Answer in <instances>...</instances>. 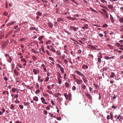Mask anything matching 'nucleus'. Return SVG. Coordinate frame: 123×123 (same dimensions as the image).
Segmentation results:
<instances>
[{"instance_id":"obj_1","label":"nucleus","mask_w":123,"mask_h":123,"mask_svg":"<svg viewBox=\"0 0 123 123\" xmlns=\"http://www.w3.org/2000/svg\"><path fill=\"white\" fill-rule=\"evenodd\" d=\"M5 56L7 58V60L8 62L11 63L12 61V58L9 55L7 54H6L5 55Z\"/></svg>"},{"instance_id":"obj_2","label":"nucleus","mask_w":123,"mask_h":123,"mask_svg":"<svg viewBox=\"0 0 123 123\" xmlns=\"http://www.w3.org/2000/svg\"><path fill=\"white\" fill-rule=\"evenodd\" d=\"M75 72L78 74L80 76L82 77H84L85 76V75L84 74H82L79 71L76 70L75 71Z\"/></svg>"},{"instance_id":"obj_3","label":"nucleus","mask_w":123,"mask_h":123,"mask_svg":"<svg viewBox=\"0 0 123 123\" xmlns=\"http://www.w3.org/2000/svg\"><path fill=\"white\" fill-rule=\"evenodd\" d=\"M75 72L78 74L80 76L82 77H84L85 76V75L84 74H82L79 71L76 70L75 71Z\"/></svg>"},{"instance_id":"obj_4","label":"nucleus","mask_w":123,"mask_h":123,"mask_svg":"<svg viewBox=\"0 0 123 123\" xmlns=\"http://www.w3.org/2000/svg\"><path fill=\"white\" fill-rule=\"evenodd\" d=\"M75 72L78 74L80 76L82 77H84L85 76V75L84 74H82L79 71L76 70L75 71Z\"/></svg>"},{"instance_id":"obj_5","label":"nucleus","mask_w":123,"mask_h":123,"mask_svg":"<svg viewBox=\"0 0 123 123\" xmlns=\"http://www.w3.org/2000/svg\"><path fill=\"white\" fill-rule=\"evenodd\" d=\"M78 84H80V83L82 82L83 81L82 80L80 79H77V80L75 81Z\"/></svg>"},{"instance_id":"obj_6","label":"nucleus","mask_w":123,"mask_h":123,"mask_svg":"<svg viewBox=\"0 0 123 123\" xmlns=\"http://www.w3.org/2000/svg\"><path fill=\"white\" fill-rule=\"evenodd\" d=\"M88 25L87 24H84L83 26L82 27V28L83 29H88Z\"/></svg>"},{"instance_id":"obj_7","label":"nucleus","mask_w":123,"mask_h":123,"mask_svg":"<svg viewBox=\"0 0 123 123\" xmlns=\"http://www.w3.org/2000/svg\"><path fill=\"white\" fill-rule=\"evenodd\" d=\"M102 56L101 55H100L99 56V57L98 58V62H98H99L100 63L101 62V58H102Z\"/></svg>"},{"instance_id":"obj_8","label":"nucleus","mask_w":123,"mask_h":123,"mask_svg":"<svg viewBox=\"0 0 123 123\" xmlns=\"http://www.w3.org/2000/svg\"><path fill=\"white\" fill-rule=\"evenodd\" d=\"M41 99L42 100V102L43 104H47L48 103L47 102H45V99L43 97H42L41 98Z\"/></svg>"},{"instance_id":"obj_9","label":"nucleus","mask_w":123,"mask_h":123,"mask_svg":"<svg viewBox=\"0 0 123 123\" xmlns=\"http://www.w3.org/2000/svg\"><path fill=\"white\" fill-rule=\"evenodd\" d=\"M85 95L87 97H88V98H89L90 99H92V97L91 95L87 93H85Z\"/></svg>"},{"instance_id":"obj_10","label":"nucleus","mask_w":123,"mask_h":123,"mask_svg":"<svg viewBox=\"0 0 123 123\" xmlns=\"http://www.w3.org/2000/svg\"><path fill=\"white\" fill-rule=\"evenodd\" d=\"M33 71L34 73V74L35 75H36L37 73L39 72V71L38 70H36L35 69H33Z\"/></svg>"},{"instance_id":"obj_11","label":"nucleus","mask_w":123,"mask_h":123,"mask_svg":"<svg viewBox=\"0 0 123 123\" xmlns=\"http://www.w3.org/2000/svg\"><path fill=\"white\" fill-rule=\"evenodd\" d=\"M105 13H104V15L105 17V18H109V15L106 10H105Z\"/></svg>"},{"instance_id":"obj_12","label":"nucleus","mask_w":123,"mask_h":123,"mask_svg":"<svg viewBox=\"0 0 123 123\" xmlns=\"http://www.w3.org/2000/svg\"><path fill=\"white\" fill-rule=\"evenodd\" d=\"M93 85L94 86V87L96 89H98L99 88V87L98 84H94Z\"/></svg>"},{"instance_id":"obj_13","label":"nucleus","mask_w":123,"mask_h":123,"mask_svg":"<svg viewBox=\"0 0 123 123\" xmlns=\"http://www.w3.org/2000/svg\"><path fill=\"white\" fill-rule=\"evenodd\" d=\"M15 23V21H13L12 22L8 23L7 25V27H9L10 26L12 25L14 23Z\"/></svg>"},{"instance_id":"obj_14","label":"nucleus","mask_w":123,"mask_h":123,"mask_svg":"<svg viewBox=\"0 0 123 123\" xmlns=\"http://www.w3.org/2000/svg\"><path fill=\"white\" fill-rule=\"evenodd\" d=\"M82 79L84 82L86 83L88 82L87 80L86 79V78L84 76V77H82Z\"/></svg>"},{"instance_id":"obj_15","label":"nucleus","mask_w":123,"mask_h":123,"mask_svg":"<svg viewBox=\"0 0 123 123\" xmlns=\"http://www.w3.org/2000/svg\"><path fill=\"white\" fill-rule=\"evenodd\" d=\"M7 43L5 42L2 45L1 48L2 49H3L7 45Z\"/></svg>"},{"instance_id":"obj_16","label":"nucleus","mask_w":123,"mask_h":123,"mask_svg":"<svg viewBox=\"0 0 123 123\" xmlns=\"http://www.w3.org/2000/svg\"><path fill=\"white\" fill-rule=\"evenodd\" d=\"M70 28L71 29H73V30H74V31H77V29L75 27L72 26H70Z\"/></svg>"},{"instance_id":"obj_17","label":"nucleus","mask_w":123,"mask_h":123,"mask_svg":"<svg viewBox=\"0 0 123 123\" xmlns=\"http://www.w3.org/2000/svg\"><path fill=\"white\" fill-rule=\"evenodd\" d=\"M110 17L112 23H113L114 22V20L112 16L110 14Z\"/></svg>"},{"instance_id":"obj_18","label":"nucleus","mask_w":123,"mask_h":123,"mask_svg":"<svg viewBox=\"0 0 123 123\" xmlns=\"http://www.w3.org/2000/svg\"><path fill=\"white\" fill-rule=\"evenodd\" d=\"M57 21L58 22H60L61 21H64V19L62 18H59L57 19Z\"/></svg>"},{"instance_id":"obj_19","label":"nucleus","mask_w":123,"mask_h":123,"mask_svg":"<svg viewBox=\"0 0 123 123\" xmlns=\"http://www.w3.org/2000/svg\"><path fill=\"white\" fill-rule=\"evenodd\" d=\"M33 99L34 101H38V98L36 96L34 97L33 98Z\"/></svg>"},{"instance_id":"obj_20","label":"nucleus","mask_w":123,"mask_h":123,"mask_svg":"<svg viewBox=\"0 0 123 123\" xmlns=\"http://www.w3.org/2000/svg\"><path fill=\"white\" fill-rule=\"evenodd\" d=\"M82 68L83 69H85L86 68L88 69V67L87 65H83L82 66Z\"/></svg>"},{"instance_id":"obj_21","label":"nucleus","mask_w":123,"mask_h":123,"mask_svg":"<svg viewBox=\"0 0 123 123\" xmlns=\"http://www.w3.org/2000/svg\"><path fill=\"white\" fill-rule=\"evenodd\" d=\"M48 25L49 27L50 28H52L53 27V24L49 22L48 23Z\"/></svg>"},{"instance_id":"obj_22","label":"nucleus","mask_w":123,"mask_h":123,"mask_svg":"<svg viewBox=\"0 0 123 123\" xmlns=\"http://www.w3.org/2000/svg\"><path fill=\"white\" fill-rule=\"evenodd\" d=\"M81 87L84 90H85L86 88V87L85 84H82L81 86Z\"/></svg>"},{"instance_id":"obj_23","label":"nucleus","mask_w":123,"mask_h":123,"mask_svg":"<svg viewBox=\"0 0 123 123\" xmlns=\"http://www.w3.org/2000/svg\"><path fill=\"white\" fill-rule=\"evenodd\" d=\"M119 28H120V31H123V25H121L120 26Z\"/></svg>"},{"instance_id":"obj_24","label":"nucleus","mask_w":123,"mask_h":123,"mask_svg":"<svg viewBox=\"0 0 123 123\" xmlns=\"http://www.w3.org/2000/svg\"><path fill=\"white\" fill-rule=\"evenodd\" d=\"M108 7L111 9H113V6L111 5H109L108 6Z\"/></svg>"},{"instance_id":"obj_25","label":"nucleus","mask_w":123,"mask_h":123,"mask_svg":"<svg viewBox=\"0 0 123 123\" xmlns=\"http://www.w3.org/2000/svg\"><path fill=\"white\" fill-rule=\"evenodd\" d=\"M115 76V74L113 73H111V75L110 76V77L111 78H112L114 77Z\"/></svg>"},{"instance_id":"obj_26","label":"nucleus","mask_w":123,"mask_h":123,"mask_svg":"<svg viewBox=\"0 0 123 123\" xmlns=\"http://www.w3.org/2000/svg\"><path fill=\"white\" fill-rule=\"evenodd\" d=\"M72 76L74 80L75 81L77 79L76 78V76L74 74H72Z\"/></svg>"},{"instance_id":"obj_27","label":"nucleus","mask_w":123,"mask_h":123,"mask_svg":"<svg viewBox=\"0 0 123 123\" xmlns=\"http://www.w3.org/2000/svg\"><path fill=\"white\" fill-rule=\"evenodd\" d=\"M119 21L121 23H123V17L120 18L119 19Z\"/></svg>"},{"instance_id":"obj_28","label":"nucleus","mask_w":123,"mask_h":123,"mask_svg":"<svg viewBox=\"0 0 123 123\" xmlns=\"http://www.w3.org/2000/svg\"><path fill=\"white\" fill-rule=\"evenodd\" d=\"M117 119H119V121H120L121 119H122V117L120 116H118L117 117Z\"/></svg>"},{"instance_id":"obj_29","label":"nucleus","mask_w":123,"mask_h":123,"mask_svg":"<svg viewBox=\"0 0 123 123\" xmlns=\"http://www.w3.org/2000/svg\"><path fill=\"white\" fill-rule=\"evenodd\" d=\"M58 79V82L59 84L60 85L61 83V80L60 78L59 77H57Z\"/></svg>"},{"instance_id":"obj_30","label":"nucleus","mask_w":123,"mask_h":123,"mask_svg":"<svg viewBox=\"0 0 123 123\" xmlns=\"http://www.w3.org/2000/svg\"><path fill=\"white\" fill-rule=\"evenodd\" d=\"M56 54L58 55H61V53L60 52L59 50H58L56 51Z\"/></svg>"},{"instance_id":"obj_31","label":"nucleus","mask_w":123,"mask_h":123,"mask_svg":"<svg viewBox=\"0 0 123 123\" xmlns=\"http://www.w3.org/2000/svg\"><path fill=\"white\" fill-rule=\"evenodd\" d=\"M113 115L112 113H111L110 114V118L111 120H112L113 119Z\"/></svg>"},{"instance_id":"obj_32","label":"nucleus","mask_w":123,"mask_h":123,"mask_svg":"<svg viewBox=\"0 0 123 123\" xmlns=\"http://www.w3.org/2000/svg\"><path fill=\"white\" fill-rule=\"evenodd\" d=\"M64 95L67 99H68V95L66 93H65L64 94Z\"/></svg>"},{"instance_id":"obj_33","label":"nucleus","mask_w":123,"mask_h":123,"mask_svg":"<svg viewBox=\"0 0 123 123\" xmlns=\"http://www.w3.org/2000/svg\"><path fill=\"white\" fill-rule=\"evenodd\" d=\"M65 86L66 87L68 88L69 86V85L68 83L66 82L65 84Z\"/></svg>"},{"instance_id":"obj_34","label":"nucleus","mask_w":123,"mask_h":123,"mask_svg":"<svg viewBox=\"0 0 123 123\" xmlns=\"http://www.w3.org/2000/svg\"><path fill=\"white\" fill-rule=\"evenodd\" d=\"M16 90L15 88H13L12 89V92H16Z\"/></svg>"},{"instance_id":"obj_35","label":"nucleus","mask_w":123,"mask_h":123,"mask_svg":"<svg viewBox=\"0 0 123 123\" xmlns=\"http://www.w3.org/2000/svg\"><path fill=\"white\" fill-rule=\"evenodd\" d=\"M43 36H41L38 38V39L40 41H41L42 39L43 38Z\"/></svg>"},{"instance_id":"obj_36","label":"nucleus","mask_w":123,"mask_h":123,"mask_svg":"<svg viewBox=\"0 0 123 123\" xmlns=\"http://www.w3.org/2000/svg\"><path fill=\"white\" fill-rule=\"evenodd\" d=\"M17 66L20 68H22V65L19 63L18 64Z\"/></svg>"},{"instance_id":"obj_37","label":"nucleus","mask_w":123,"mask_h":123,"mask_svg":"<svg viewBox=\"0 0 123 123\" xmlns=\"http://www.w3.org/2000/svg\"><path fill=\"white\" fill-rule=\"evenodd\" d=\"M68 97L69 98V99L70 100L71 98V94L70 93H69L68 94Z\"/></svg>"},{"instance_id":"obj_38","label":"nucleus","mask_w":123,"mask_h":123,"mask_svg":"<svg viewBox=\"0 0 123 123\" xmlns=\"http://www.w3.org/2000/svg\"><path fill=\"white\" fill-rule=\"evenodd\" d=\"M21 61L22 62H27L26 61V59L25 58H23L21 60Z\"/></svg>"},{"instance_id":"obj_39","label":"nucleus","mask_w":123,"mask_h":123,"mask_svg":"<svg viewBox=\"0 0 123 123\" xmlns=\"http://www.w3.org/2000/svg\"><path fill=\"white\" fill-rule=\"evenodd\" d=\"M50 105L48 106H47L46 107H45V108L47 110H48L50 109Z\"/></svg>"},{"instance_id":"obj_40","label":"nucleus","mask_w":123,"mask_h":123,"mask_svg":"<svg viewBox=\"0 0 123 123\" xmlns=\"http://www.w3.org/2000/svg\"><path fill=\"white\" fill-rule=\"evenodd\" d=\"M61 71L63 73L64 72V70L63 68L62 67H61L60 68Z\"/></svg>"},{"instance_id":"obj_41","label":"nucleus","mask_w":123,"mask_h":123,"mask_svg":"<svg viewBox=\"0 0 123 123\" xmlns=\"http://www.w3.org/2000/svg\"><path fill=\"white\" fill-rule=\"evenodd\" d=\"M37 15L39 16H41L42 15V13L41 12H38L37 13Z\"/></svg>"},{"instance_id":"obj_42","label":"nucleus","mask_w":123,"mask_h":123,"mask_svg":"<svg viewBox=\"0 0 123 123\" xmlns=\"http://www.w3.org/2000/svg\"><path fill=\"white\" fill-rule=\"evenodd\" d=\"M40 90L39 89H38L36 90L35 93L36 94H38L40 92Z\"/></svg>"},{"instance_id":"obj_43","label":"nucleus","mask_w":123,"mask_h":123,"mask_svg":"<svg viewBox=\"0 0 123 123\" xmlns=\"http://www.w3.org/2000/svg\"><path fill=\"white\" fill-rule=\"evenodd\" d=\"M107 68L106 67H104L102 69V70L103 71H105L106 70H107Z\"/></svg>"},{"instance_id":"obj_44","label":"nucleus","mask_w":123,"mask_h":123,"mask_svg":"<svg viewBox=\"0 0 123 123\" xmlns=\"http://www.w3.org/2000/svg\"><path fill=\"white\" fill-rule=\"evenodd\" d=\"M24 103H25V104H24V105H25L26 106H27V105H28L29 104H30V103L29 102H25Z\"/></svg>"},{"instance_id":"obj_45","label":"nucleus","mask_w":123,"mask_h":123,"mask_svg":"<svg viewBox=\"0 0 123 123\" xmlns=\"http://www.w3.org/2000/svg\"><path fill=\"white\" fill-rule=\"evenodd\" d=\"M107 26H108V25L106 24H104L102 26V27L103 28L106 27H107Z\"/></svg>"},{"instance_id":"obj_46","label":"nucleus","mask_w":123,"mask_h":123,"mask_svg":"<svg viewBox=\"0 0 123 123\" xmlns=\"http://www.w3.org/2000/svg\"><path fill=\"white\" fill-rule=\"evenodd\" d=\"M46 91L48 93H50V94H52V92L51 91H49V90H47Z\"/></svg>"},{"instance_id":"obj_47","label":"nucleus","mask_w":123,"mask_h":123,"mask_svg":"<svg viewBox=\"0 0 123 123\" xmlns=\"http://www.w3.org/2000/svg\"><path fill=\"white\" fill-rule=\"evenodd\" d=\"M14 105L13 104H12L11 105V109H14Z\"/></svg>"},{"instance_id":"obj_48","label":"nucleus","mask_w":123,"mask_h":123,"mask_svg":"<svg viewBox=\"0 0 123 123\" xmlns=\"http://www.w3.org/2000/svg\"><path fill=\"white\" fill-rule=\"evenodd\" d=\"M19 107L21 109H22L24 108V107L23 105H19Z\"/></svg>"},{"instance_id":"obj_49","label":"nucleus","mask_w":123,"mask_h":123,"mask_svg":"<svg viewBox=\"0 0 123 123\" xmlns=\"http://www.w3.org/2000/svg\"><path fill=\"white\" fill-rule=\"evenodd\" d=\"M49 77H47L45 80V81H48L49 80Z\"/></svg>"},{"instance_id":"obj_50","label":"nucleus","mask_w":123,"mask_h":123,"mask_svg":"<svg viewBox=\"0 0 123 123\" xmlns=\"http://www.w3.org/2000/svg\"><path fill=\"white\" fill-rule=\"evenodd\" d=\"M49 58L50 60H51V61H54V59L52 57H49Z\"/></svg>"},{"instance_id":"obj_51","label":"nucleus","mask_w":123,"mask_h":123,"mask_svg":"<svg viewBox=\"0 0 123 123\" xmlns=\"http://www.w3.org/2000/svg\"><path fill=\"white\" fill-rule=\"evenodd\" d=\"M101 2L103 3H107V2L105 0H101Z\"/></svg>"},{"instance_id":"obj_52","label":"nucleus","mask_w":123,"mask_h":123,"mask_svg":"<svg viewBox=\"0 0 123 123\" xmlns=\"http://www.w3.org/2000/svg\"><path fill=\"white\" fill-rule=\"evenodd\" d=\"M50 117H54L55 118L56 117V116H54L53 114H50Z\"/></svg>"},{"instance_id":"obj_53","label":"nucleus","mask_w":123,"mask_h":123,"mask_svg":"<svg viewBox=\"0 0 123 123\" xmlns=\"http://www.w3.org/2000/svg\"><path fill=\"white\" fill-rule=\"evenodd\" d=\"M32 58H33L34 60V61H35L37 59L36 57L35 56H32Z\"/></svg>"},{"instance_id":"obj_54","label":"nucleus","mask_w":123,"mask_h":123,"mask_svg":"<svg viewBox=\"0 0 123 123\" xmlns=\"http://www.w3.org/2000/svg\"><path fill=\"white\" fill-rule=\"evenodd\" d=\"M37 88V89H38L39 88V85L38 83L36 84Z\"/></svg>"},{"instance_id":"obj_55","label":"nucleus","mask_w":123,"mask_h":123,"mask_svg":"<svg viewBox=\"0 0 123 123\" xmlns=\"http://www.w3.org/2000/svg\"><path fill=\"white\" fill-rule=\"evenodd\" d=\"M64 62L67 64L68 63V61L66 59H64Z\"/></svg>"},{"instance_id":"obj_56","label":"nucleus","mask_w":123,"mask_h":123,"mask_svg":"<svg viewBox=\"0 0 123 123\" xmlns=\"http://www.w3.org/2000/svg\"><path fill=\"white\" fill-rule=\"evenodd\" d=\"M8 14V13L7 12H5L3 14L4 15L6 16Z\"/></svg>"},{"instance_id":"obj_57","label":"nucleus","mask_w":123,"mask_h":123,"mask_svg":"<svg viewBox=\"0 0 123 123\" xmlns=\"http://www.w3.org/2000/svg\"><path fill=\"white\" fill-rule=\"evenodd\" d=\"M20 29V28H18L15 31H14V32L15 33V32H18V31Z\"/></svg>"},{"instance_id":"obj_58","label":"nucleus","mask_w":123,"mask_h":123,"mask_svg":"<svg viewBox=\"0 0 123 123\" xmlns=\"http://www.w3.org/2000/svg\"><path fill=\"white\" fill-rule=\"evenodd\" d=\"M50 50L53 52H56L55 50L53 48H52L51 49H50Z\"/></svg>"},{"instance_id":"obj_59","label":"nucleus","mask_w":123,"mask_h":123,"mask_svg":"<svg viewBox=\"0 0 123 123\" xmlns=\"http://www.w3.org/2000/svg\"><path fill=\"white\" fill-rule=\"evenodd\" d=\"M112 107L113 108L116 109L117 108V106L115 105H113L112 106Z\"/></svg>"},{"instance_id":"obj_60","label":"nucleus","mask_w":123,"mask_h":123,"mask_svg":"<svg viewBox=\"0 0 123 123\" xmlns=\"http://www.w3.org/2000/svg\"><path fill=\"white\" fill-rule=\"evenodd\" d=\"M44 113L45 115H47V111H46V110H44Z\"/></svg>"},{"instance_id":"obj_61","label":"nucleus","mask_w":123,"mask_h":123,"mask_svg":"<svg viewBox=\"0 0 123 123\" xmlns=\"http://www.w3.org/2000/svg\"><path fill=\"white\" fill-rule=\"evenodd\" d=\"M60 95V96L61 95V94L60 93H56V96H55V97H58V96Z\"/></svg>"},{"instance_id":"obj_62","label":"nucleus","mask_w":123,"mask_h":123,"mask_svg":"<svg viewBox=\"0 0 123 123\" xmlns=\"http://www.w3.org/2000/svg\"><path fill=\"white\" fill-rule=\"evenodd\" d=\"M76 87L74 86L72 88L73 90H76Z\"/></svg>"},{"instance_id":"obj_63","label":"nucleus","mask_w":123,"mask_h":123,"mask_svg":"<svg viewBox=\"0 0 123 123\" xmlns=\"http://www.w3.org/2000/svg\"><path fill=\"white\" fill-rule=\"evenodd\" d=\"M76 19V18H74L72 17H71L70 18V20H74Z\"/></svg>"},{"instance_id":"obj_64","label":"nucleus","mask_w":123,"mask_h":123,"mask_svg":"<svg viewBox=\"0 0 123 123\" xmlns=\"http://www.w3.org/2000/svg\"><path fill=\"white\" fill-rule=\"evenodd\" d=\"M105 58L107 60H108L110 59V57L108 56H105Z\"/></svg>"}]
</instances>
